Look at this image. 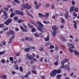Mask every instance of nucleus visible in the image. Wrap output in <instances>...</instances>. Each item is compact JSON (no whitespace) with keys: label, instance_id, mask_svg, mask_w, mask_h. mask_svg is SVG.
I'll use <instances>...</instances> for the list:
<instances>
[{"label":"nucleus","instance_id":"obj_55","mask_svg":"<svg viewBox=\"0 0 79 79\" xmlns=\"http://www.w3.org/2000/svg\"><path fill=\"white\" fill-rule=\"evenodd\" d=\"M72 3L73 5H75V2H74V1H73L72 2Z\"/></svg>","mask_w":79,"mask_h":79},{"label":"nucleus","instance_id":"obj_57","mask_svg":"<svg viewBox=\"0 0 79 79\" xmlns=\"http://www.w3.org/2000/svg\"><path fill=\"white\" fill-rule=\"evenodd\" d=\"M35 35L36 37H40V35H39L38 34H35Z\"/></svg>","mask_w":79,"mask_h":79},{"label":"nucleus","instance_id":"obj_28","mask_svg":"<svg viewBox=\"0 0 79 79\" xmlns=\"http://www.w3.org/2000/svg\"><path fill=\"white\" fill-rule=\"evenodd\" d=\"M13 19L15 20V21H18V18L17 16L13 18Z\"/></svg>","mask_w":79,"mask_h":79},{"label":"nucleus","instance_id":"obj_46","mask_svg":"<svg viewBox=\"0 0 79 79\" xmlns=\"http://www.w3.org/2000/svg\"><path fill=\"white\" fill-rule=\"evenodd\" d=\"M51 8L52 9H54V8H55V4H52Z\"/></svg>","mask_w":79,"mask_h":79},{"label":"nucleus","instance_id":"obj_20","mask_svg":"<svg viewBox=\"0 0 79 79\" xmlns=\"http://www.w3.org/2000/svg\"><path fill=\"white\" fill-rule=\"evenodd\" d=\"M30 50V48H26L24 49V51L26 52H29Z\"/></svg>","mask_w":79,"mask_h":79},{"label":"nucleus","instance_id":"obj_49","mask_svg":"<svg viewBox=\"0 0 79 79\" xmlns=\"http://www.w3.org/2000/svg\"><path fill=\"white\" fill-rule=\"evenodd\" d=\"M4 10H6V11H8V9L7 7H4Z\"/></svg>","mask_w":79,"mask_h":79},{"label":"nucleus","instance_id":"obj_5","mask_svg":"<svg viewBox=\"0 0 79 79\" xmlns=\"http://www.w3.org/2000/svg\"><path fill=\"white\" fill-rule=\"evenodd\" d=\"M69 52H70L71 53H72L73 52V51L74 53L76 55H79V52L76 50L73 51V49H72V48H69Z\"/></svg>","mask_w":79,"mask_h":79},{"label":"nucleus","instance_id":"obj_56","mask_svg":"<svg viewBox=\"0 0 79 79\" xmlns=\"http://www.w3.org/2000/svg\"><path fill=\"white\" fill-rule=\"evenodd\" d=\"M43 60H44V58L42 57L40 59V61L41 62H42V61H43Z\"/></svg>","mask_w":79,"mask_h":79},{"label":"nucleus","instance_id":"obj_43","mask_svg":"<svg viewBox=\"0 0 79 79\" xmlns=\"http://www.w3.org/2000/svg\"><path fill=\"white\" fill-rule=\"evenodd\" d=\"M18 63H19V60H16L15 61L14 63V64H16Z\"/></svg>","mask_w":79,"mask_h":79},{"label":"nucleus","instance_id":"obj_31","mask_svg":"<svg viewBox=\"0 0 79 79\" xmlns=\"http://www.w3.org/2000/svg\"><path fill=\"white\" fill-rule=\"evenodd\" d=\"M31 31L32 32H35V31H36V29H35V28H32L31 30Z\"/></svg>","mask_w":79,"mask_h":79},{"label":"nucleus","instance_id":"obj_11","mask_svg":"<svg viewBox=\"0 0 79 79\" xmlns=\"http://www.w3.org/2000/svg\"><path fill=\"white\" fill-rule=\"evenodd\" d=\"M75 8V6H71L70 9V11L71 13L73 12V11H74V10Z\"/></svg>","mask_w":79,"mask_h":79},{"label":"nucleus","instance_id":"obj_35","mask_svg":"<svg viewBox=\"0 0 79 79\" xmlns=\"http://www.w3.org/2000/svg\"><path fill=\"white\" fill-rule=\"evenodd\" d=\"M58 46H56L55 50H56V51H58Z\"/></svg>","mask_w":79,"mask_h":79},{"label":"nucleus","instance_id":"obj_15","mask_svg":"<svg viewBox=\"0 0 79 79\" xmlns=\"http://www.w3.org/2000/svg\"><path fill=\"white\" fill-rule=\"evenodd\" d=\"M20 27L21 29L22 30L23 32H27V30H26L23 27H22V26H20Z\"/></svg>","mask_w":79,"mask_h":79},{"label":"nucleus","instance_id":"obj_48","mask_svg":"<svg viewBox=\"0 0 79 79\" xmlns=\"http://www.w3.org/2000/svg\"><path fill=\"white\" fill-rule=\"evenodd\" d=\"M1 62L2 63H5V60L4 59H2L1 60Z\"/></svg>","mask_w":79,"mask_h":79},{"label":"nucleus","instance_id":"obj_2","mask_svg":"<svg viewBox=\"0 0 79 79\" xmlns=\"http://www.w3.org/2000/svg\"><path fill=\"white\" fill-rule=\"evenodd\" d=\"M68 60L67 58H66L64 60H63L61 62V64H62L61 65V68H67V70L68 71H69L70 69H69V66H68V65H64V64L65 63V62H68Z\"/></svg>","mask_w":79,"mask_h":79},{"label":"nucleus","instance_id":"obj_58","mask_svg":"<svg viewBox=\"0 0 79 79\" xmlns=\"http://www.w3.org/2000/svg\"><path fill=\"white\" fill-rule=\"evenodd\" d=\"M4 26V24H0V28H1V27H3Z\"/></svg>","mask_w":79,"mask_h":79},{"label":"nucleus","instance_id":"obj_14","mask_svg":"<svg viewBox=\"0 0 79 79\" xmlns=\"http://www.w3.org/2000/svg\"><path fill=\"white\" fill-rule=\"evenodd\" d=\"M73 22L74 23V26L75 29H77V25H76V24L77 23V22L75 21H73Z\"/></svg>","mask_w":79,"mask_h":79},{"label":"nucleus","instance_id":"obj_36","mask_svg":"<svg viewBox=\"0 0 79 79\" xmlns=\"http://www.w3.org/2000/svg\"><path fill=\"white\" fill-rule=\"evenodd\" d=\"M31 24H33V25H34V26H36L37 24L36 23H35V22H31Z\"/></svg>","mask_w":79,"mask_h":79},{"label":"nucleus","instance_id":"obj_32","mask_svg":"<svg viewBox=\"0 0 79 79\" xmlns=\"http://www.w3.org/2000/svg\"><path fill=\"white\" fill-rule=\"evenodd\" d=\"M60 37L62 39V41H65V38H64L63 37V36H61Z\"/></svg>","mask_w":79,"mask_h":79},{"label":"nucleus","instance_id":"obj_39","mask_svg":"<svg viewBox=\"0 0 79 79\" xmlns=\"http://www.w3.org/2000/svg\"><path fill=\"white\" fill-rule=\"evenodd\" d=\"M20 12V11L16 10L15 11V13L17 15H19Z\"/></svg>","mask_w":79,"mask_h":79},{"label":"nucleus","instance_id":"obj_42","mask_svg":"<svg viewBox=\"0 0 79 79\" xmlns=\"http://www.w3.org/2000/svg\"><path fill=\"white\" fill-rule=\"evenodd\" d=\"M40 8V6L39 5H37L35 6V8L36 9H39Z\"/></svg>","mask_w":79,"mask_h":79},{"label":"nucleus","instance_id":"obj_62","mask_svg":"<svg viewBox=\"0 0 79 79\" xmlns=\"http://www.w3.org/2000/svg\"><path fill=\"white\" fill-rule=\"evenodd\" d=\"M23 27H25V29H27V26H26V25H25L23 23Z\"/></svg>","mask_w":79,"mask_h":79},{"label":"nucleus","instance_id":"obj_51","mask_svg":"<svg viewBox=\"0 0 79 79\" xmlns=\"http://www.w3.org/2000/svg\"><path fill=\"white\" fill-rule=\"evenodd\" d=\"M50 45V43L48 42L45 44V47H47V45Z\"/></svg>","mask_w":79,"mask_h":79},{"label":"nucleus","instance_id":"obj_26","mask_svg":"<svg viewBox=\"0 0 79 79\" xmlns=\"http://www.w3.org/2000/svg\"><path fill=\"white\" fill-rule=\"evenodd\" d=\"M43 23H44V24H48L50 23V22L44 21H43Z\"/></svg>","mask_w":79,"mask_h":79},{"label":"nucleus","instance_id":"obj_30","mask_svg":"<svg viewBox=\"0 0 79 79\" xmlns=\"http://www.w3.org/2000/svg\"><path fill=\"white\" fill-rule=\"evenodd\" d=\"M61 23L62 24L64 23V20L63 19V18H61Z\"/></svg>","mask_w":79,"mask_h":79},{"label":"nucleus","instance_id":"obj_1","mask_svg":"<svg viewBox=\"0 0 79 79\" xmlns=\"http://www.w3.org/2000/svg\"><path fill=\"white\" fill-rule=\"evenodd\" d=\"M61 70L60 69H58L57 70H53L52 71V72L50 73V75L51 76L54 77L55 76L56 74H60L61 73Z\"/></svg>","mask_w":79,"mask_h":79},{"label":"nucleus","instance_id":"obj_50","mask_svg":"<svg viewBox=\"0 0 79 79\" xmlns=\"http://www.w3.org/2000/svg\"><path fill=\"white\" fill-rule=\"evenodd\" d=\"M50 48H51V49L54 48V46H53V45H51L50 46Z\"/></svg>","mask_w":79,"mask_h":79},{"label":"nucleus","instance_id":"obj_27","mask_svg":"<svg viewBox=\"0 0 79 79\" xmlns=\"http://www.w3.org/2000/svg\"><path fill=\"white\" fill-rule=\"evenodd\" d=\"M9 32L10 34H15V32H14L13 31L11 30H10L9 31Z\"/></svg>","mask_w":79,"mask_h":79},{"label":"nucleus","instance_id":"obj_52","mask_svg":"<svg viewBox=\"0 0 79 79\" xmlns=\"http://www.w3.org/2000/svg\"><path fill=\"white\" fill-rule=\"evenodd\" d=\"M10 60L11 61H13V58L12 57H10Z\"/></svg>","mask_w":79,"mask_h":79},{"label":"nucleus","instance_id":"obj_61","mask_svg":"<svg viewBox=\"0 0 79 79\" xmlns=\"http://www.w3.org/2000/svg\"><path fill=\"white\" fill-rule=\"evenodd\" d=\"M69 37L73 39V36L71 35H70L69 36Z\"/></svg>","mask_w":79,"mask_h":79},{"label":"nucleus","instance_id":"obj_8","mask_svg":"<svg viewBox=\"0 0 79 79\" xmlns=\"http://www.w3.org/2000/svg\"><path fill=\"white\" fill-rule=\"evenodd\" d=\"M3 13L4 16V19H8V15L7 14V12L6 11L4 10L3 11Z\"/></svg>","mask_w":79,"mask_h":79},{"label":"nucleus","instance_id":"obj_41","mask_svg":"<svg viewBox=\"0 0 79 79\" xmlns=\"http://www.w3.org/2000/svg\"><path fill=\"white\" fill-rule=\"evenodd\" d=\"M5 53V51H3V52H0V55H3Z\"/></svg>","mask_w":79,"mask_h":79},{"label":"nucleus","instance_id":"obj_63","mask_svg":"<svg viewBox=\"0 0 79 79\" xmlns=\"http://www.w3.org/2000/svg\"><path fill=\"white\" fill-rule=\"evenodd\" d=\"M78 38H76L75 39V41L76 42H78Z\"/></svg>","mask_w":79,"mask_h":79},{"label":"nucleus","instance_id":"obj_17","mask_svg":"<svg viewBox=\"0 0 79 79\" xmlns=\"http://www.w3.org/2000/svg\"><path fill=\"white\" fill-rule=\"evenodd\" d=\"M30 74H31V71H29L25 76V77H29V75H30Z\"/></svg>","mask_w":79,"mask_h":79},{"label":"nucleus","instance_id":"obj_21","mask_svg":"<svg viewBox=\"0 0 79 79\" xmlns=\"http://www.w3.org/2000/svg\"><path fill=\"white\" fill-rule=\"evenodd\" d=\"M61 76H62V74L58 75L56 77V78L58 79H60Z\"/></svg>","mask_w":79,"mask_h":79},{"label":"nucleus","instance_id":"obj_24","mask_svg":"<svg viewBox=\"0 0 79 79\" xmlns=\"http://www.w3.org/2000/svg\"><path fill=\"white\" fill-rule=\"evenodd\" d=\"M19 69L20 70V71L21 72H23V67L21 66L19 68Z\"/></svg>","mask_w":79,"mask_h":79},{"label":"nucleus","instance_id":"obj_54","mask_svg":"<svg viewBox=\"0 0 79 79\" xmlns=\"http://www.w3.org/2000/svg\"><path fill=\"white\" fill-rule=\"evenodd\" d=\"M73 16L75 17H77V14H76L75 12H73Z\"/></svg>","mask_w":79,"mask_h":79},{"label":"nucleus","instance_id":"obj_13","mask_svg":"<svg viewBox=\"0 0 79 79\" xmlns=\"http://www.w3.org/2000/svg\"><path fill=\"white\" fill-rule=\"evenodd\" d=\"M64 15L66 19H68V16H69L68 11H67L66 13H65L64 14Z\"/></svg>","mask_w":79,"mask_h":79},{"label":"nucleus","instance_id":"obj_29","mask_svg":"<svg viewBox=\"0 0 79 79\" xmlns=\"http://www.w3.org/2000/svg\"><path fill=\"white\" fill-rule=\"evenodd\" d=\"M19 15H21V16H24V13H23V12L22 11H20Z\"/></svg>","mask_w":79,"mask_h":79},{"label":"nucleus","instance_id":"obj_25","mask_svg":"<svg viewBox=\"0 0 79 79\" xmlns=\"http://www.w3.org/2000/svg\"><path fill=\"white\" fill-rule=\"evenodd\" d=\"M74 11L75 12H77L79 11V8L76 7L74 9Z\"/></svg>","mask_w":79,"mask_h":79},{"label":"nucleus","instance_id":"obj_37","mask_svg":"<svg viewBox=\"0 0 79 79\" xmlns=\"http://www.w3.org/2000/svg\"><path fill=\"white\" fill-rule=\"evenodd\" d=\"M64 27V25H61L60 26V27L61 29H63Z\"/></svg>","mask_w":79,"mask_h":79},{"label":"nucleus","instance_id":"obj_33","mask_svg":"<svg viewBox=\"0 0 79 79\" xmlns=\"http://www.w3.org/2000/svg\"><path fill=\"white\" fill-rule=\"evenodd\" d=\"M32 73L33 74H37V72L35 70H32Z\"/></svg>","mask_w":79,"mask_h":79},{"label":"nucleus","instance_id":"obj_22","mask_svg":"<svg viewBox=\"0 0 79 79\" xmlns=\"http://www.w3.org/2000/svg\"><path fill=\"white\" fill-rule=\"evenodd\" d=\"M15 69L17 70L19 69V67H18V64H15Z\"/></svg>","mask_w":79,"mask_h":79},{"label":"nucleus","instance_id":"obj_53","mask_svg":"<svg viewBox=\"0 0 79 79\" xmlns=\"http://www.w3.org/2000/svg\"><path fill=\"white\" fill-rule=\"evenodd\" d=\"M54 64L55 66H57L58 64V62H56L54 63Z\"/></svg>","mask_w":79,"mask_h":79},{"label":"nucleus","instance_id":"obj_10","mask_svg":"<svg viewBox=\"0 0 79 79\" xmlns=\"http://www.w3.org/2000/svg\"><path fill=\"white\" fill-rule=\"evenodd\" d=\"M14 38H15V35H14L9 40L8 42V44H11V42H12Z\"/></svg>","mask_w":79,"mask_h":79},{"label":"nucleus","instance_id":"obj_12","mask_svg":"<svg viewBox=\"0 0 79 79\" xmlns=\"http://www.w3.org/2000/svg\"><path fill=\"white\" fill-rule=\"evenodd\" d=\"M26 12L28 16H30V17H31V18H32L33 19H34V17H33V16H32V15L31 14H30V13L28 12V10H26Z\"/></svg>","mask_w":79,"mask_h":79},{"label":"nucleus","instance_id":"obj_6","mask_svg":"<svg viewBox=\"0 0 79 79\" xmlns=\"http://www.w3.org/2000/svg\"><path fill=\"white\" fill-rule=\"evenodd\" d=\"M22 7L23 8H27L28 10H29V9L31 8V6L28 5L27 4L23 5Z\"/></svg>","mask_w":79,"mask_h":79},{"label":"nucleus","instance_id":"obj_23","mask_svg":"<svg viewBox=\"0 0 79 79\" xmlns=\"http://www.w3.org/2000/svg\"><path fill=\"white\" fill-rule=\"evenodd\" d=\"M14 16H15V13H14L13 12H12L10 15V18H13V17H14Z\"/></svg>","mask_w":79,"mask_h":79},{"label":"nucleus","instance_id":"obj_16","mask_svg":"<svg viewBox=\"0 0 79 79\" xmlns=\"http://www.w3.org/2000/svg\"><path fill=\"white\" fill-rule=\"evenodd\" d=\"M44 40L45 41H49V35H48V37L46 38L44 37Z\"/></svg>","mask_w":79,"mask_h":79},{"label":"nucleus","instance_id":"obj_18","mask_svg":"<svg viewBox=\"0 0 79 79\" xmlns=\"http://www.w3.org/2000/svg\"><path fill=\"white\" fill-rule=\"evenodd\" d=\"M1 77L3 79V78H4V79H6L7 77L6 75H1Z\"/></svg>","mask_w":79,"mask_h":79},{"label":"nucleus","instance_id":"obj_3","mask_svg":"<svg viewBox=\"0 0 79 79\" xmlns=\"http://www.w3.org/2000/svg\"><path fill=\"white\" fill-rule=\"evenodd\" d=\"M52 29H53L52 35L54 37H55L56 34V30L58 29V27L56 25H53L52 26Z\"/></svg>","mask_w":79,"mask_h":79},{"label":"nucleus","instance_id":"obj_45","mask_svg":"<svg viewBox=\"0 0 79 79\" xmlns=\"http://www.w3.org/2000/svg\"><path fill=\"white\" fill-rule=\"evenodd\" d=\"M39 15L40 18H41V17H42V16H43L42 14L41 13H39Z\"/></svg>","mask_w":79,"mask_h":79},{"label":"nucleus","instance_id":"obj_34","mask_svg":"<svg viewBox=\"0 0 79 79\" xmlns=\"http://www.w3.org/2000/svg\"><path fill=\"white\" fill-rule=\"evenodd\" d=\"M24 20H18V22L19 23H22V22H24Z\"/></svg>","mask_w":79,"mask_h":79},{"label":"nucleus","instance_id":"obj_47","mask_svg":"<svg viewBox=\"0 0 79 79\" xmlns=\"http://www.w3.org/2000/svg\"><path fill=\"white\" fill-rule=\"evenodd\" d=\"M45 16H46V17H48L49 16V13H46L45 14Z\"/></svg>","mask_w":79,"mask_h":79},{"label":"nucleus","instance_id":"obj_64","mask_svg":"<svg viewBox=\"0 0 79 79\" xmlns=\"http://www.w3.org/2000/svg\"><path fill=\"white\" fill-rule=\"evenodd\" d=\"M15 30L16 31H19V29L18 28H15Z\"/></svg>","mask_w":79,"mask_h":79},{"label":"nucleus","instance_id":"obj_38","mask_svg":"<svg viewBox=\"0 0 79 79\" xmlns=\"http://www.w3.org/2000/svg\"><path fill=\"white\" fill-rule=\"evenodd\" d=\"M14 2L15 3H20V1L18 0H14Z\"/></svg>","mask_w":79,"mask_h":79},{"label":"nucleus","instance_id":"obj_19","mask_svg":"<svg viewBox=\"0 0 79 79\" xmlns=\"http://www.w3.org/2000/svg\"><path fill=\"white\" fill-rule=\"evenodd\" d=\"M67 46H72V48H74V46H73V44H71L70 43H67Z\"/></svg>","mask_w":79,"mask_h":79},{"label":"nucleus","instance_id":"obj_7","mask_svg":"<svg viewBox=\"0 0 79 79\" xmlns=\"http://www.w3.org/2000/svg\"><path fill=\"white\" fill-rule=\"evenodd\" d=\"M12 21V20L11 19H9L6 20L4 23L6 25H9V24L11 23Z\"/></svg>","mask_w":79,"mask_h":79},{"label":"nucleus","instance_id":"obj_40","mask_svg":"<svg viewBox=\"0 0 79 79\" xmlns=\"http://www.w3.org/2000/svg\"><path fill=\"white\" fill-rule=\"evenodd\" d=\"M15 55L16 56H18L20 55V52H16L15 53Z\"/></svg>","mask_w":79,"mask_h":79},{"label":"nucleus","instance_id":"obj_4","mask_svg":"<svg viewBox=\"0 0 79 79\" xmlns=\"http://www.w3.org/2000/svg\"><path fill=\"white\" fill-rule=\"evenodd\" d=\"M37 24L38 25H39V31H41V32H42V29H43L42 27H44V25L42 24L41 22L39 21L37 22Z\"/></svg>","mask_w":79,"mask_h":79},{"label":"nucleus","instance_id":"obj_59","mask_svg":"<svg viewBox=\"0 0 79 79\" xmlns=\"http://www.w3.org/2000/svg\"><path fill=\"white\" fill-rule=\"evenodd\" d=\"M50 6V5L48 4H46V7H49V6Z\"/></svg>","mask_w":79,"mask_h":79},{"label":"nucleus","instance_id":"obj_9","mask_svg":"<svg viewBox=\"0 0 79 79\" xmlns=\"http://www.w3.org/2000/svg\"><path fill=\"white\" fill-rule=\"evenodd\" d=\"M26 57L27 58H28L29 60H32L33 59L32 56L30 55L29 54L26 55Z\"/></svg>","mask_w":79,"mask_h":79},{"label":"nucleus","instance_id":"obj_60","mask_svg":"<svg viewBox=\"0 0 79 79\" xmlns=\"http://www.w3.org/2000/svg\"><path fill=\"white\" fill-rule=\"evenodd\" d=\"M11 73L12 74H16V72L15 71H13L11 72Z\"/></svg>","mask_w":79,"mask_h":79},{"label":"nucleus","instance_id":"obj_44","mask_svg":"<svg viewBox=\"0 0 79 79\" xmlns=\"http://www.w3.org/2000/svg\"><path fill=\"white\" fill-rule=\"evenodd\" d=\"M33 40V38L32 37H30L29 38V41H31V40Z\"/></svg>","mask_w":79,"mask_h":79}]
</instances>
